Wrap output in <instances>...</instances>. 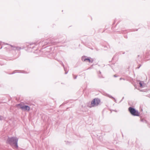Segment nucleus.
<instances>
[{
    "label": "nucleus",
    "instance_id": "1",
    "mask_svg": "<svg viewBox=\"0 0 150 150\" xmlns=\"http://www.w3.org/2000/svg\"><path fill=\"white\" fill-rule=\"evenodd\" d=\"M18 139L16 137L9 138L8 139L7 142L10 144H13L15 147L17 148L18 147L17 142Z\"/></svg>",
    "mask_w": 150,
    "mask_h": 150
},
{
    "label": "nucleus",
    "instance_id": "2",
    "mask_svg": "<svg viewBox=\"0 0 150 150\" xmlns=\"http://www.w3.org/2000/svg\"><path fill=\"white\" fill-rule=\"evenodd\" d=\"M16 106L22 110L28 111H29L30 107L28 106L24 105L23 103H21L16 105Z\"/></svg>",
    "mask_w": 150,
    "mask_h": 150
},
{
    "label": "nucleus",
    "instance_id": "3",
    "mask_svg": "<svg viewBox=\"0 0 150 150\" xmlns=\"http://www.w3.org/2000/svg\"><path fill=\"white\" fill-rule=\"evenodd\" d=\"M100 102V101L98 99L95 98L92 100L90 105H88V106L89 108H91L95 106L98 105Z\"/></svg>",
    "mask_w": 150,
    "mask_h": 150
},
{
    "label": "nucleus",
    "instance_id": "4",
    "mask_svg": "<svg viewBox=\"0 0 150 150\" xmlns=\"http://www.w3.org/2000/svg\"><path fill=\"white\" fill-rule=\"evenodd\" d=\"M129 110L131 113L134 116H139V114L138 112L134 108L130 107L129 108Z\"/></svg>",
    "mask_w": 150,
    "mask_h": 150
},
{
    "label": "nucleus",
    "instance_id": "5",
    "mask_svg": "<svg viewBox=\"0 0 150 150\" xmlns=\"http://www.w3.org/2000/svg\"><path fill=\"white\" fill-rule=\"evenodd\" d=\"M84 57H82V60H83L84 61H88V62H90V60L89 59H84V60H83V59H84Z\"/></svg>",
    "mask_w": 150,
    "mask_h": 150
},
{
    "label": "nucleus",
    "instance_id": "6",
    "mask_svg": "<svg viewBox=\"0 0 150 150\" xmlns=\"http://www.w3.org/2000/svg\"><path fill=\"white\" fill-rule=\"evenodd\" d=\"M139 84L140 85V86L141 87H143V86L142 85V84L141 82L139 83Z\"/></svg>",
    "mask_w": 150,
    "mask_h": 150
},
{
    "label": "nucleus",
    "instance_id": "7",
    "mask_svg": "<svg viewBox=\"0 0 150 150\" xmlns=\"http://www.w3.org/2000/svg\"><path fill=\"white\" fill-rule=\"evenodd\" d=\"M3 117L0 115V120H2L3 119Z\"/></svg>",
    "mask_w": 150,
    "mask_h": 150
}]
</instances>
